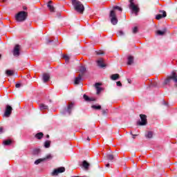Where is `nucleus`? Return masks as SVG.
<instances>
[{"instance_id": "7ed1b4c3", "label": "nucleus", "mask_w": 177, "mask_h": 177, "mask_svg": "<svg viewBox=\"0 0 177 177\" xmlns=\"http://www.w3.org/2000/svg\"><path fill=\"white\" fill-rule=\"evenodd\" d=\"M129 9H131L132 12L134 13L136 16H138V12L140 11V8H139V4L135 3V2H133V0H129Z\"/></svg>"}, {"instance_id": "ddd939ff", "label": "nucleus", "mask_w": 177, "mask_h": 177, "mask_svg": "<svg viewBox=\"0 0 177 177\" xmlns=\"http://www.w3.org/2000/svg\"><path fill=\"white\" fill-rule=\"evenodd\" d=\"M42 80L44 82H48V81L50 80V75H49V73H44Z\"/></svg>"}, {"instance_id": "412c9836", "label": "nucleus", "mask_w": 177, "mask_h": 177, "mask_svg": "<svg viewBox=\"0 0 177 177\" xmlns=\"http://www.w3.org/2000/svg\"><path fill=\"white\" fill-rule=\"evenodd\" d=\"M41 153V149L39 148H35L32 150L33 156H38V154Z\"/></svg>"}, {"instance_id": "4468645a", "label": "nucleus", "mask_w": 177, "mask_h": 177, "mask_svg": "<svg viewBox=\"0 0 177 177\" xmlns=\"http://www.w3.org/2000/svg\"><path fill=\"white\" fill-rule=\"evenodd\" d=\"M100 85H102V84L100 83H95V86L97 91V95H99L102 91H103V88H102V87H100Z\"/></svg>"}, {"instance_id": "f8f14e48", "label": "nucleus", "mask_w": 177, "mask_h": 177, "mask_svg": "<svg viewBox=\"0 0 177 177\" xmlns=\"http://www.w3.org/2000/svg\"><path fill=\"white\" fill-rule=\"evenodd\" d=\"M97 64L98 67H100L101 68H103V67L106 66V64H104V61L102 58L97 60Z\"/></svg>"}, {"instance_id": "bb28decb", "label": "nucleus", "mask_w": 177, "mask_h": 177, "mask_svg": "<svg viewBox=\"0 0 177 177\" xmlns=\"http://www.w3.org/2000/svg\"><path fill=\"white\" fill-rule=\"evenodd\" d=\"M145 138L151 139V138H153V131H148L147 133L145 134Z\"/></svg>"}, {"instance_id": "a878e982", "label": "nucleus", "mask_w": 177, "mask_h": 177, "mask_svg": "<svg viewBox=\"0 0 177 177\" xmlns=\"http://www.w3.org/2000/svg\"><path fill=\"white\" fill-rule=\"evenodd\" d=\"M127 64H128L129 66H131V64H133V57L129 56V57H128Z\"/></svg>"}, {"instance_id": "f257e3e1", "label": "nucleus", "mask_w": 177, "mask_h": 177, "mask_svg": "<svg viewBox=\"0 0 177 177\" xmlns=\"http://www.w3.org/2000/svg\"><path fill=\"white\" fill-rule=\"evenodd\" d=\"M72 4L75 10H76L77 13H80V15H82L85 11V7L84 6V4L81 3V1L78 0H72Z\"/></svg>"}, {"instance_id": "2f4dec72", "label": "nucleus", "mask_w": 177, "mask_h": 177, "mask_svg": "<svg viewBox=\"0 0 177 177\" xmlns=\"http://www.w3.org/2000/svg\"><path fill=\"white\" fill-rule=\"evenodd\" d=\"M12 145V140H4V141H3V145H4V146H9V145Z\"/></svg>"}, {"instance_id": "1a4fd4ad", "label": "nucleus", "mask_w": 177, "mask_h": 177, "mask_svg": "<svg viewBox=\"0 0 177 177\" xmlns=\"http://www.w3.org/2000/svg\"><path fill=\"white\" fill-rule=\"evenodd\" d=\"M13 55L16 57L20 56V45L16 44L12 51Z\"/></svg>"}, {"instance_id": "423d86ee", "label": "nucleus", "mask_w": 177, "mask_h": 177, "mask_svg": "<svg viewBox=\"0 0 177 177\" xmlns=\"http://www.w3.org/2000/svg\"><path fill=\"white\" fill-rule=\"evenodd\" d=\"M140 118L137 122V125H139L140 127H145V125H147V116L146 115L140 114Z\"/></svg>"}, {"instance_id": "aec40b11", "label": "nucleus", "mask_w": 177, "mask_h": 177, "mask_svg": "<svg viewBox=\"0 0 177 177\" xmlns=\"http://www.w3.org/2000/svg\"><path fill=\"white\" fill-rule=\"evenodd\" d=\"M79 71L82 73V75H84V73L86 72V67L84 66H80L79 67Z\"/></svg>"}, {"instance_id": "dca6fc26", "label": "nucleus", "mask_w": 177, "mask_h": 177, "mask_svg": "<svg viewBox=\"0 0 177 177\" xmlns=\"http://www.w3.org/2000/svg\"><path fill=\"white\" fill-rule=\"evenodd\" d=\"M73 107H74V103L71 102L68 105V108L65 109V111H66L67 113H68L69 115L70 114H71V109H73Z\"/></svg>"}, {"instance_id": "de8ad7c7", "label": "nucleus", "mask_w": 177, "mask_h": 177, "mask_svg": "<svg viewBox=\"0 0 177 177\" xmlns=\"http://www.w3.org/2000/svg\"><path fill=\"white\" fill-rule=\"evenodd\" d=\"M163 103H164L165 106H167V102H165V101H163Z\"/></svg>"}, {"instance_id": "20e7f679", "label": "nucleus", "mask_w": 177, "mask_h": 177, "mask_svg": "<svg viewBox=\"0 0 177 177\" xmlns=\"http://www.w3.org/2000/svg\"><path fill=\"white\" fill-rule=\"evenodd\" d=\"M28 16V12L20 11L19 13L16 15L15 19L17 21L23 22L27 19Z\"/></svg>"}, {"instance_id": "39448f33", "label": "nucleus", "mask_w": 177, "mask_h": 177, "mask_svg": "<svg viewBox=\"0 0 177 177\" xmlns=\"http://www.w3.org/2000/svg\"><path fill=\"white\" fill-rule=\"evenodd\" d=\"M109 19L111 20V24L113 26H116L118 23V19L117 18V15L115 10H111L109 13Z\"/></svg>"}, {"instance_id": "79ce46f5", "label": "nucleus", "mask_w": 177, "mask_h": 177, "mask_svg": "<svg viewBox=\"0 0 177 177\" xmlns=\"http://www.w3.org/2000/svg\"><path fill=\"white\" fill-rule=\"evenodd\" d=\"M0 133H3V127H0Z\"/></svg>"}, {"instance_id": "6e6552de", "label": "nucleus", "mask_w": 177, "mask_h": 177, "mask_svg": "<svg viewBox=\"0 0 177 177\" xmlns=\"http://www.w3.org/2000/svg\"><path fill=\"white\" fill-rule=\"evenodd\" d=\"M53 156L51 154L47 155L45 158L37 159L35 161V165H38V164H41L43 161H46V160H52Z\"/></svg>"}, {"instance_id": "4c0bfd02", "label": "nucleus", "mask_w": 177, "mask_h": 177, "mask_svg": "<svg viewBox=\"0 0 177 177\" xmlns=\"http://www.w3.org/2000/svg\"><path fill=\"white\" fill-rule=\"evenodd\" d=\"M50 42H53V40H50V39H46V44H50Z\"/></svg>"}, {"instance_id": "c9c22d12", "label": "nucleus", "mask_w": 177, "mask_h": 177, "mask_svg": "<svg viewBox=\"0 0 177 177\" xmlns=\"http://www.w3.org/2000/svg\"><path fill=\"white\" fill-rule=\"evenodd\" d=\"M21 86H23V84H21V83H17L15 84V88H21Z\"/></svg>"}, {"instance_id": "09e8293b", "label": "nucleus", "mask_w": 177, "mask_h": 177, "mask_svg": "<svg viewBox=\"0 0 177 177\" xmlns=\"http://www.w3.org/2000/svg\"><path fill=\"white\" fill-rule=\"evenodd\" d=\"M46 138H47V139H49V135H46Z\"/></svg>"}, {"instance_id": "ea45409f", "label": "nucleus", "mask_w": 177, "mask_h": 177, "mask_svg": "<svg viewBox=\"0 0 177 177\" xmlns=\"http://www.w3.org/2000/svg\"><path fill=\"white\" fill-rule=\"evenodd\" d=\"M116 85H117V86H122V84H121V82H116Z\"/></svg>"}, {"instance_id": "e433bc0d", "label": "nucleus", "mask_w": 177, "mask_h": 177, "mask_svg": "<svg viewBox=\"0 0 177 177\" xmlns=\"http://www.w3.org/2000/svg\"><path fill=\"white\" fill-rule=\"evenodd\" d=\"M118 35H119L120 37L124 35V32H123L122 30H120V31L118 32Z\"/></svg>"}, {"instance_id": "9d476101", "label": "nucleus", "mask_w": 177, "mask_h": 177, "mask_svg": "<svg viewBox=\"0 0 177 177\" xmlns=\"http://www.w3.org/2000/svg\"><path fill=\"white\" fill-rule=\"evenodd\" d=\"M12 110L13 109L10 105H6V111L4 113L5 117H10V115L12 114Z\"/></svg>"}, {"instance_id": "f704fd0d", "label": "nucleus", "mask_w": 177, "mask_h": 177, "mask_svg": "<svg viewBox=\"0 0 177 177\" xmlns=\"http://www.w3.org/2000/svg\"><path fill=\"white\" fill-rule=\"evenodd\" d=\"M136 33H138V27L136 26L133 28V34H136Z\"/></svg>"}, {"instance_id": "a211bd4d", "label": "nucleus", "mask_w": 177, "mask_h": 177, "mask_svg": "<svg viewBox=\"0 0 177 177\" xmlns=\"http://www.w3.org/2000/svg\"><path fill=\"white\" fill-rule=\"evenodd\" d=\"M81 80H82V74H80L78 75V77H75V84L76 85H78V84H80Z\"/></svg>"}, {"instance_id": "473e14b6", "label": "nucleus", "mask_w": 177, "mask_h": 177, "mask_svg": "<svg viewBox=\"0 0 177 177\" xmlns=\"http://www.w3.org/2000/svg\"><path fill=\"white\" fill-rule=\"evenodd\" d=\"M92 109H94V110H100L102 109V106L100 105H93Z\"/></svg>"}, {"instance_id": "6ab92c4d", "label": "nucleus", "mask_w": 177, "mask_h": 177, "mask_svg": "<svg viewBox=\"0 0 177 177\" xmlns=\"http://www.w3.org/2000/svg\"><path fill=\"white\" fill-rule=\"evenodd\" d=\"M35 138L36 139H38V140H41V139H42V138H44V133L42 132H39L35 134Z\"/></svg>"}, {"instance_id": "72a5a7b5", "label": "nucleus", "mask_w": 177, "mask_h": 177, "mask_svg": "<svg viewBox=\"0 0 177 177\" xmlns=\"http://www.w3.org/2000/svg\"><path fill=\"white\" fill-rule=\"evenodd\" d=\"M64 59H65V62L66 63H68V60H70V57H68V55H65L63 56Z\"/></svg>"}, {"instance_id": "58836bf2", "label": "nucleus", "mask_w": 177, "mask_h": 177, "mask_svg": "<svg viewBox=\"0 0 177 177\" xmlns=\"http://www.w3.org/2000/svg\"><path fill=\"white\" fill-rule=\"evenodd\" d=\"M96 53H97V55H104V53H103V51H102V50L97 51Z\"/></svg>"}, {"instance_id": "cd10ccee", "label": "nucleus", "mask_w": 177, "mask_h": 177, "mask_svg": "<svg viewBox=\"0 0 177 177\" xmlns=\"http://www.w3.org/2000/svg\"><path fill=\"white\" fill-rule=\"evenodd\" d=\"M39 109H40L41 111L48 110V105H45V104H41L39 105Z\"/></svg>"}, {"instance_id": "4be33fe9", "label": "nucleus", "mask_w": 177, "mask_h": 177, "mask_svg": "<svg viewBox=\"0 0 177 177\" xmlns=\"http://www.w3.org/2000/svg\"><path fill=\"white\" fill-rule=\"evenodd\" d=\"M167 32V28L162 29V30H157L156 34L158 35H164Z\"/></svg>"}, {"instance_id": "8fccbe9b", "label": "nucleus", "mask_w": 177, "mask_h": 177, "mask_svg": "<svg viewBox=\"0 0 177 177\" xmlns=\"http://www.w3.org/2000/svg\"><path fill=\"white\" fill-rule=\"evenodd\" d=\"M87 140H91V138H89V137L87 138Z\"/></svg>"}, {"instance_id": "0eeeda50", "label": "nucleus", "mask_w": 177, "mask_h": 177, "mask_svg": "<svg viewBox=\"0 0 177 177\" xmlns=\"http://www.w3.org/2000/svg\"><path fill=\"white\" fill-rule=\"evenodd\" d=\"M65 171H66V168L61 167L55 169L51 173V175L53 176H57L59 174H63V172H65Z\"/></svg>"}, {"instance_id": "9b49d317", "label": "nucleus", "mask_w": 177, "mask_h": 177, "mask_svg": "<svg viewBox=\"0 0 177 177\" xmlns=\"http://www.w3.org/2000/svg\"><path fill=\"white\" fill-rule=\"evenodd\" d=\"M159 12L162 13V15H161V14L157 15L156 16V20H161V19H162V17H167V12H165L164 10H160Z\"/></svg>"}, {"instance_id": "5701e85b", "label": "nucleus", "mask_w": 177, "mask_h": 177, "mask_svg": "<svg viewBox=\"0 0 177 177\" xmlns=\"http://www.w3.org/2000/svg\"><path fill=\"white\" fill-rule=\"evenodd\" d=\"M83 97H84V100H86V102H93V101H95L94 98H91L85 94L83 95Z\"/></svg>"}, {"instance_id": "3c124183", "label": "nucleus", "mask_w": 177, "mask_h": 177, "mask_svg": "<svg viewBox=\"0 0 177 177\" xmlns=\"http://www.w3.org/2000/svg\"><path fill=\"white\" fill-rule=\"evenodd\" d=\"M3 2H5V0H3Z\"/></svg>"}, {"instance_id": "a19ab883", "label": "nucleus", "mask_w": 177, "mask_h": 177, "mask_svg": "<svg viewBox=\"0 0 177 177\" xmlns=\"http://www.w3.org/2000/svg\"><path fill=\"white\" fill-rule=\"evenodd\" d=\"M102 114L104 115L106 114H107V111H106V110L103 109L102 110Z\"/></svg>"}, {"instance_id": "49530a36", "label": "nucleus", "mask_w": 177, "mask_h": 177, "mask_svg": "<svg viewBox=\"0 0 177 177\" xmlns=\"http://www.w3.org/2000/svg\"><path fill=\"white\" fill-rule=\"evenodd\" d=\"M127 81H128L129 84H131V80L128 79Z\"/></svg>"}, {"instance_id": "2eb2a0df", "label": "nucleus", "mask_w": 177, "mask_h": 177, "mask_svg": "<svg viewBox=\"0 0 177 177\" xmlns=\"http://www.w3.org/2000/svg\"><path fill=\"white\" fill-rule=\"evenodd\" d=\"M52 1H49L47 3V8H48L50 12H55V7Z\"/></svg>"}, {"instance_id": "b1692460", "label": "nucleus", "mask_w": 177, "mask_h": 177, "mask_svg": "<svg viewBox=\"0 0 177 177\" xmlns=\"http://www.w3.org/2000/svg\"><path fill=\"white\" fill-rule=\"evenodd\" d=\"M106 158L109 161H111V162H113V160H114V156L113 154H107Z\"/></svg>"}, {"instance_id": "c85d7f7f", "label": "nucleus", "mask_w": 177, "mask_h": 177, "mask_svg": "<svg viewBox=\"0 0 177 177\" xmlns=\"http://www.w3.org/2000/svg\"><path fill=\"white\" fill-rule=\"evenodd\" d=\"M6 74H7L8 77H12V75H15V73H13V71L10 70H7L6 71Z\"/></svg>"}, {"instance_id": "37998d69", "label": "nucleus", "mask_w": 177, "mask_h": 177, "mask_svg": "<svg viewBox=\"0 0 177 177\" xmlns=\"http://www.w3.org/2000/svg\"><path fill=\"white\" fill-rule=\"evenodd\" d=\"M130 133H131V135H132L133 139H135L136 136H138V135H133V134H132V132H131Z\"/></svg>"}, {"instance_id": "f3484780", "label": "nucleus", "mask_w": 177, "mask_h": 177, "mask_svg": "<svg viewBox=\"0 0 177 177\" xmlns=\"http://www.w3.org/2000/svg\"><path fill=\"white\" fill-rule=\"evenodd\" d=\"M89 163L86 161V160H84L82 162V167L83 168H84V169L86 171H88V169H89Z\"/></svg>"}, {"instance_id": "393cba45", "label": "nucleus", "mask_w": 177, "mask_h": 177, "mask_svg": "<svg viewBox=\"0 0 177 177\" xmlns=\"http://www.w3.org/2000/svg\"><path fill=\"white\" fill-rule=\"evenodd\" d=\"M120 78V75L118 73L113 74L111 76V80H113V81H116V80H118Z\"/></svg>"}, {"instance_id": "c03bdc74", "label": "nucleus", "mask_w": 177, "mask_h": 177, "mask_svg": "<svg viewBox=\"0 0 177 177\" xmlns=\"http://www.w3.org/2000/svg\"><path fill=\"white\" fill-rule=\"evenodd\" d=\"M24 10H27V8L26 6H23Z\"/></svg>"}, {"instance_id": "a18cd8bd", "label": "nucleus", "mask_w": 177, "mask_h": 177, "mask_svg": "<svg viewBox=\"0 0 177 177\" xmlns=\"http://www.w3.org/2000/svg\"><path fill=\"white\" fill-rule=\"evenodd\" d=\"M106 167L107 168H109V167H110V164H109V163L106 164Z\"/></svg>"}, {"instance_id": "f03ea898", "label": "nucleus", "mask_w": 177, "mask_h": 177, "mask_svg": "<svg viewBox=\"0 0 177 177\" xmlns=\"http://www.w3.org/2000/svg\"><path fill=\"white\" fill-rule=\"evenodd\" d=\"M174 81L175 86H177V75L176 71H173L170 75H169L164 81V85H169Z\"/></svg>"}, {"instance_id": "c756f323", "label": "nucleus", "mask_w": 177, "mask_h": 177, "mask_svg": "<svg viewBox=\"0 0 177 177\" xmlns=\"http://www.w3.org/2000/svg\"><path fill=\"white\" fill-rule=\"evenodd\" d=\"M115 12V10H119V12H122V8L118 6H115L113 7V10Z\"/></svg>"}, {"instance_id": "7c9ffc66", "label": "nucleus", "mask_w": 177, "mask_h": 177, "mask_svg": "<svg viewBox=\"0 0 177 177\" xmlns=\"http://www.w3.org/2000/svg\"><path fill=\"white\" fill-rule=\"evenodd\" d=\"M44 147L46 149H49L50 147V140H46L44 142Z\"/></svg>"}]
</instances>
